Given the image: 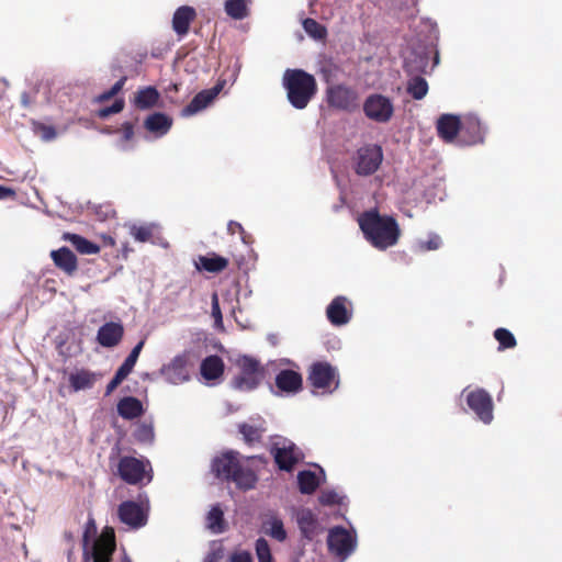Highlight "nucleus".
<instances>
[{
  "label": "nucleus",
  "mask_w": 562,
  "mask_h": 562,
  "mask_svg": "<svg viewBox=\"0 0 562 562\" xmlns=\"http://www.w3.org/2000/svg\"><path fill=\"white\" fill-rule=\"evenodd\" d=\"M162 372L167 380L173 384L188 382L190 380V372L187 356H176L170 363L164 367Z\"/></svg>",
  "instance_id": "dca6fc26"
},
{
  "label": "nucleus",
  "mask_w": 562,
  "mask_h": 562,
  "mask_svg": "<svg viewBox=\"0 0 562 562\" xmlns=\"http://www.w3.org/2000/svg\"><path fill=\"white\" fill-rule=\"evenodd\" d=\"M124 336V327L121 323L108 322L102 325L97 334V341L105 348L117 346Z\"/></svg>",
  "instance_id": "f3484780"
},
{
  "label": "nucleus",
  "mask_w": 562,
  "mask_h": 562,
  "mask_svg": "<svg viewBox=\"0 0 562 562\" xmlns=\"http://www.w3.org/2000/svg\"><path fill=\"white\" fill-rule=\"evenodd\" d=\"M125 106V101L123 99H116L111 106H105L99 109L97 111V116L99 119H106L112 114L120 113Z\"/></svg>",
  "instance_id": "79ce46f5"
},
{
  "label": "nucleus",
  "mask_w": 562,
  "mask_h": 562,
  "mask_svg": "<svg viewBox=\"0 0 562 562\" xmlns=\"http://www.w3.org/2000/svg\"><path fill=\"white\" fill-rule=\"evenodd\" d=\"M303 29L315 40H324L327 36L326 27L312 18H306L303 21Z\"/></svg>",
  "instance_id": "ea45409f"
},
{
  "label": "nucleus",
  "mask_w": 562,
  "mask_h": 562,
  "mask_svg": "<svg viewBox=\"0 0 562 562\" xmlns=\"http://www.w3.org/2000/svg\"><path fill=\"white\" fill-rule=\"evenodd\" d=\"M262 527L267 536L271 537L272 539L279 542H283L288 538V533L284 528L282 519L276 515H272L268 519H266L262 524Z\"/></svg>",
  "instance_id": "c85d7f7f"
},
{
  "label": "nucleus",
  "mask_w": 562,
  "mask_h": 562,
  "mask_svg": "<svg viewBox=\"0 0 562 562\" xmlns=\"http://www.w3.org/2000/svg\"><path fill=\"white\" fill-rule=\"evenodd\" d=\"M145 345V341L144 340H140L133 349L132 351L130 352V355L126 357V359L124 360V363L130 366L132 369L134 368L138 357H139V353L143 349Z\"/></svg>",
  "instance_id": "8fccbe9b"
},
{
  "label": "nucleus",
  "mask_w": 562,
  "mask_h": 562,
  "mask_svg": "<svg viewBox=\"0 0 562 562\" xmlns=\"http://www.w3.org/2000/svg\"><path fill=\"white\" fill-rule=\"evenodd\" d=\"M272 453L277 465L283 471H291L300 459L293 443L288 447H274Z\"/></svg>",
  "instance_id": "b1692460"
},
{
  "label": "nucleus",
  "mask_w": 562,
  "mask_h": 562,
  "mask_svg": "<svg viewBox=\"0 0 562 562\" xmlns=\"http://www.w3.org/2000/svg\"><path fill=\"white\" fill-rule=\"evenodd\" d=\"M172 123V119L167 114L154 112L145 119L144 127L156 137H161L170 131Z\"/></svg>",
  "instance_id": "4be33fe9"
},
{
  "label": "nucleus",
  "mask_w": 562,
  "mask_h": 562,
  "mask_svg": "<svg viewBox=\"0 0 562 562\" xmlns=\"http://www.w3.org/2000/svg\"><path fill=\"white\" fill-rule=\"evenodd\" d=\"M64 239L69 241L75 249L83 255H95L100 251V246L87 238L71 233L64 234Z\"/></svg>",
  "instance_id": "c756f323"
},
{
  "label": "nucleus",
  "mask_w": 562,
  "mask_h": 562,
  "mask_svg": "<svg viewBox=\"0 0 562 562\" xmlns=\"http://www.w3.org/2000/svg\"><path fill=\"white\" fill-rule=\"evenodd\" d=\"M132 370L130 366L123 362L106 386H119L128 376Z\"/></svg>",
  "instance_id": "49530a36"
},
{
  "label": "nucleus",
  "mask_w": 562,
  "mask_h": 562,
  "mask_svg": "<svg viewBox=\"0 0 562 562\" xmlns=\"http://www.w3.org/2000/svg\"><path fill=\"white\" fill-rule=\"evenodd\" d=\"M357 544L355 530H348L342 526H335L328 530V551L340 562L346 561L356 551Z\"/></svg>",
  "instance_id": "39448f33"
},
{
  "label": "nucleus",
  "mask_w": 562,
  "mask_h": 562,
  "mask_svg": "<svg viewBox=\"0 0 562 562\" xmlns=\"http://www.w3.org/2000/svg\"><path fill=\"white\" fill-rule=\"evenodd\" d=\"M212 472L216 477L234 482L240 490L248 491L256 486L258 477L256 473L244 467L238 460V453L225 452L213 459Z\"/></svg>",
  "instance_id": "7ed1b4c3"
},
{
  "label": "nucleus",
  "mask_w": 562,
  "mask_h": 562,
  "mask_svg": "<svg viewBox=\"0 0 562 562\" xmlns=\"http://www.w3.org/2000/svg\"><path fill=\"white\" fill-rule=\"evenodd\" d=\"M224 86L225 80H220L213 88L196 93L191 102L181 110V115L189 117L204 110L218 95Z\"/></svg>",
  "instance_id": "4468645a"
},
{
  "label": "nucleus",
  "mask_w": 562,
  "mask_h": 562,
  "mask_svg": "<svg viewBox=\"0 0 562 562\" xmlns=\"http://www.w3.org/2000/svg\"><path fill=\"white\" fill-rule=\"evenodd\" d=\"M308 381L312 386H338L337 369L326 361L314 362L308 370Z\"/></svg>",
  "instance_id": "f8f14e48"
},
{
  "label": "nucleus",
  "mask_w": 562,
  "mask_h": 562,
  "mask_svg": "<svg viewBox=\"0 0 562 562\" xmlns=\"http://www.w3.org/2000/svg\"><path fill=\"white\" fill-rule=\"evenodd\" d=\"M258 562H274L269 542L265 538H258L255 543Z\"/></svg>",
  "instance_id": "a19ab883"
},
{
  "label": "nucleus",
  "mask_w": 562,
  "mask_h": 562,
  "mask_svg": "<svg viewBox=\"0 0 562 562\" xmlns=\"http://www.w3.org/2000/svg\"><path fill=\"white\" fill-rule=\"evenodd\" d=\"M150 462L146 459L124 456L119 460L117 474L131 485L140 484L146 479L150 482L153 479Z\"/></svg>",
  "instance_id": "423d86ee"
},
{
  "label": "nucleus",
  "mask_w": 562,
  "mask_h": 562,
  "mask_svg": "<svg viewBox=\"0 0 562 562\" xmlns=\"http://www.w3.org/2000/svg\"><path fill=\"white\" fill-rule=\"evenodd\" d=\"M117 413L124 419H134L143 415V403L136 397H123L117 403Z\"/></svg>",
  "instance_id": "a878e982"
},
{
  "label": "nucleus",
  "mask_w": 562,
  "mask_h": 562,
  "mask_svg": "<svg viewBox=\"0 0 562 562\" xmlns=\"http://www.w3.org/2000/svg\"><path fill=\"white\" fill-rule=\"evenodd\" d=\"M50 258L54 265L67 276H72L78 269L76 255L67 247L52 250Z\"/></svg>",
  "instance_id": "412c9836"
},
{
  "label": "nucleus",
  "mask_w": 562,
  "mask_h": 562,
  "mask_svg": "<svg viewBox=\"0 0 562 562\" xmlns=\"http://www.w3.org/2000/svg\"><path fill=\"white\" fill-rule=\"evenodd\" d=\"M206 527L213 533H223L227 529L226 521L224 519V512L220 504L211 507L206 516Z\"/></svg>",
  "instance_id": "7c9ffc66"
},
{
  "label": "nucleus",
  "mask_w": 562,
  "mask_h": 562,
  "mask_svg": "<svg viewBox=\"0 0 562 562\" xmlns=\"http://www.w3.org/2000/svg\"><path fill=\"white\" fill-rule=\"evenodd\" d=\"M126 77H122L119 81H116L112 88L108 91H104L103 93L99 94L97 98H95V101L97 102H104V101H108L110 99H112L114 95H116L124 87L125 82H126Z\"/></svg>",
  "instance_id": "c03bdc74"
},
{
  "label": "nucleus",
  "mask_w": 562,
  "mask_h": 562,
  "mask_svg": "<svg viewBox=\"0 0 562 562\" xmlns=\"http://www.w3.org/2000/svg\"><path fill=\"white\" fill-rule=\"evenodd\" d=\"M349 301L345 296H336L327 306L326 315L328 321L335 326L347 324L351 318V312L348 310Z\"/></svg>",
  "instance_id": "a211bd4d"
},
{
  "label": "nucleus",
  "mask_w": 562,
  "mask_h": 562,
  "mask_svg": "<svg viewBox=\"0 0 562 562\" xmlns=\"http://www.w3.org/2000/svg\"><path fill=\"white\" fill-rule=\"evenodd\" d=\"M228 259L222 256L211 252L206 256H200L196 262L198 270H205L212 273H218L228 267Z\"/></svg>",
  "instance_id": "393cba45"
},
{
  "label": "nucleus",
  "mask_w": 562,
  "mask_h": 562,
  "mask_svg": "<svg viewBox=\"0 0 562 562\" xmlns=\"http://www.w3.org/2000/svg\"><path fill=\"white\" fill-rule=\"evenodd\" d=\"M131 234L133 237L140 243L149 241L153 237V228L151 226H133Z\"/></svg>",
  "instance_id": "a18cd8bd"
},
{
  "label": "nucleus",
  "mask_w": 562,
  "mask_h": 562,
  "mask_svg": "<svg viewBox=\"0 0 562 562\" xmlns=\"http://www.w3.org/2000/svg\"><path fill=\"white\" fill-rule=\"evenodd\" d=\"M438 136L446 143H452L461 130V120L453 114H442L436 124Z\"/></svg>",
  "instance_id": "6ab92c4d"
},
{
  "label": "nucleus",
  "mask_w": 562,
  "mask_h": 562,
  "mask_svg": "<svg viewBox=\"0 0 562 562\" xmlns=\"http://www.w3.org/2000/svg\"><path fill=\"white\" fill-rule=\"evenodd\" d=\"M222 558H223V550H222V548H217V549L211 550L204 558L203 562H220Z\"/></svg>",
  "instance_id": "5fc2aeb1"
},
{
  "label": "nucleus",
  "mask_w": 562,
  "mask_h": 562,
  "mask_svg": "<svg viewBox=\"0 0 562 562\" xmlns=\"http://www.w3.org/2000/svg\"><path fill=\"white\" fill-rule=\"evenodd\" d=\"M113 390H114V389L109 387V389H108V394H109L111 391H113Z\"/></svg>",
  "instance_id": "e2e57ef3"
},
{
  "label": "nucleus",
  "mask_w": 562,
  "mask_h": 562,
  "mask_svg": "<svg viewBox=\"0 0 562 562\" xmlns=\"http://www.w3.org/2000/svg\"><path fill=\"white\" fill-rule=\"evenodd\" d=\"M300 389H278L277 392H274L276 395L282 396L283 394H295Z\"/></svg>",
  "instance_id": "bf43d9fd"
},
{
  "label": "nucleus",
  "mask_w": 562,
  "mask_h": 562,
  "mask_svg": "<svg viewBox=\"0 0 562 562\" xmlns=\"http://www.w3.org/2000/svg\"><path fill=\"white\" fill-rule=\"evenodd\" d=\"M276 386H303L302 375L294 370H282L276 378Z\"/></svg>",
  "instance_id": "c9c22d12"
},
{
  "label": "nucleus",
  "mask_w": 562,
  "mask_h": 562,
  "mask_svg": "<svg viewBox=\"0 0 562 562\" xmlns=\"http://www.w3.org/2000/svg\"><path fill=\"white\" fill-rule=\"evenodd\" d=\"M22 104L24 106H29L31 104V100L27 93L22 94Z\"/></svg>",
  "instance_id": "052dcab7"
},
{
  "label": "nucleus",
  "mask_w": 562,
  "mask_h": 562,
  "mask_svg": "<svg viewBox=\"0 0 562 562\" xmlns=\"http://www.w3.org/2000/svg\"><path fill=\"white\" fill-rule=\"evenodd\" d=\"M145 345V341L144 340H140L133 349L132 351L130 352V355L126 357V359L124 360V363L130 366L132 369L134 368L138 357H139V353L143 349Z\"/></svg>",
  "instance_id": "603ef678"
},
{
  "label": "nucleus",
  "mask_w": 562,
  "mask_h": 562,
  "mask_svg": "<svg viewBox=\"0 0 562 562\" xmlns=\"http://www.w3.org/2000/svg\"><path fill=\"white\" fill-rule=\"evenodd\" d=\"M358 224L364 238L379 250L393 247L401 237L396 220L391 215H381L376 209L361 213Z\"/></svg>",
  "instance_id": "f257e3e1"
},
{
  "label": "nucleus",
  "mask_w": 562,
  "mask_h": 562,
  "mask_svg": "<svg viewBox=\"0 0 562 562\" xmlns=\"http://www.w3.org/2000/svg\"><path fill=\"white\" fill-rule=\"evenodd\" d=\"M460 132L463 135H469V137L465 139L468 145H474L483 142L484 131L481 122L475 117H469L464 121V123L461 122Z\"/></svg>",
  "instance_id": "bb28decb"
},
{
  "label": "nucleus",
  "mask_w": 562,
  "mask_h": 562,
  "mask_svg": "<svg viewBox=\"0 0 562 562\" xmlns=\"http://www.w3.org/2000/svg\"><path fill=\"white\" fill-rule=\"evenodd\" d=\"M469 407L485 424L493 419V402L490 394L484 389H477L470 392L467 398Z\"/></svg>",
  "instance_id": "ddd939ff"
},
{
  "label": "nucleus",
  "mask_w": 562,
  "mask_h": 562,
  "mask_svg": "<svg viewBox=\"0 0 562 562\" xmlns=\"http://www.w3.org/2000/svg\"><path fill=\"white\" fill-rule=\"evenodd\" d=\"M494 338L498 341V350L513 349L517 346L515 336L506 328L495 329Z\"/></svg>",
  "instance_id": "4c0bfd02"
},
{
  "label": "nucleus",
  "mask_w": 562,
  "mask_h": 562,
  "mask_svg": "<svg viewBox=\"0 0 562 562\" xmlns=\"http://www.w3.org/2000/svg\"><path fill=\"white\" fill-rule=\"evenodd\" d=\"M224 9L226 14L234 20H243L249 13L246 0H226Z\"/></svg>",
  "instance_id": "f704fd0d"
},
{
  "label": "nucleus",
  "mask_w": 562,
  "mask_h": 562,
  "mask_svg": "<svg viewBox=\"0 0 562 562\" xmlns=\"http://www.w3.org/2000/svg\"><path fill=\"white\" fill-rule=\"evenodd\" d=\"M363 113L373 122L387 123L394 115L393 101L381 93H372L363 102Z\"/></svg>",
  "instance_id": "1a4fd4ad"
},
{
  "label": "nucleus",
  "mask_w": 562,
  "mask_h": 562,
  "mask_svg": "<svg viewBox=\"0 0 562 562\" xmlns=\"http://www.w3.org/2000/svg\"><path fill=\"white\" fill-rule=\"evenodd\" d=\"M282 86L290 104L297 110L305 109L318 90L315 77L299 68H288L284 71Z\"/></svg>",
  "instance_id": "f03ea898"
},
{
  "label": "nucleus",
  "mask_w": 562,
  "mask_h": 562,
  "mask_svg": "<svg viewBox=\"0 0 562 562\" xmlns=\"http://www.w3.org/2000/svg\"><path fill=\"white\" fill-rule=\"evenodd\" d=\"M318 501L324 506L340 505L342 497L334 490L322 491Z\"/></svg>",
  "instance_id": "37998d69"
},
{
  "label": "nucleus",
  "mask_w": 562,
  "mask_h": 562,
  "mask_svg": "<svg viewBox=\"0 0 562 562\" xmlns=\"http://www.w3.org/2000/svg\"><path fill=\"white\" fill-rule=\"evenodd\" d=\"M14 195L15 191L13 189L0 184V200L13 198Z\"/></svg>",
  "instance_id": "13d9d810"
},
{
  "label": "nucleus",
  "mask_w": 562,
  "mask_h": 562,
  "mask_svg": "<svg viewBox=\"0 0 562 562\" xmlns=\"http://www.w3.org/2000/svg\"><path fill=\"white\" fill-rule=\"evenodd\" d=\"M148 499L145 502L124 501L117 507L120 521L133 530L145 527L148 522Z\"/></svg>",
  "instance_id": "0eeeda50"
},
{
  "label": "nucleus",
  "mask_w": 562,
  "mask_h": 562,
  "mask_svg": "<svg viewBox=\"0 0 562 562\" xmlns=\"http://www.w3.org/2000/svg\"><path fill=\"white\" fill-rule=\"evenodd\" d=\"M326 100L330 108L337 110L353 112L359 106V95L357 91L346 85H334L326 90Z\"/></svg>",
  "instance_id": "9d476101"
},
{
  "label": "nucleus",
  "mask_w": 562,
  "mask_h": 562,
  "mask_svg": "<svg viewBox=\"0 0 562 562\" xmlns=\"http://www.w3.org/2000/svg\"><path fill=\"white\" fill-rule=\"evenodd\" d=\"M227 232L231 235H235L238 233L240 235L243 243H245V244L249 243V240H248L249 236L247 235L246 231L244 229V227L241 226L240 223H238L236 221H229L227 224Z\"/></svg>",
  "instance_id": "de8ad7c7"
},
{
  "label": "nucleus",
  "mask_w": 562,
  "mask_h": 562,
  "mask_svg": "<svg viewBox=\"0 0 562 562\" xmlns=\"http://www.w3.org/2000/svg\"><path fill=\"white\" fill-rule=\"evenodd\" d=\"M134 439L139 443H151L155 439L154 427L150 423H140L133 432Z\"/></svg>",
  "instance_id": "58836bf2"
},
{
  "label": "nucleus",
  "mask_w": 562,
  "mask_h": 562,
  "mask_svg": "<svg viewBox=\"0 0 562 562\" xmlns=\"http://www.w3.org/2000/svg\"><path fill=\"white\" fill-rule=\"evenodd\" d=\"M442 241L439 235L430 234L426 241L420 243L422 250H437L440 248Z\"/></svg>",
  "instance_id": "09e8293b"
},
{
  "label": "nucleus",
  "mask_w": 562,
  "mask_h": 562,
  "mask_svg": "<svg viewBox=\"0 0 562 562\" xmlns=\"http://www.w3.org/2000/svg\"><path fill=\"white\" fill-rule=\"evenodd\" d=\"M295 518L302 538L307 541L314 540L323 531L317 516L310 508L299 509Z\"/></svg>",
  "instance_id": "2eb2a0df"
},
{
  "label": "nucleus",
  "mask_w": 562,
  "mask_h": 562,
  "mask_svg": "<svg viewBox=\"0 0 562 562\" xmlns=\"http://www.w3.org/2000/svg\"><path fill=\"white\" fill-rule=\"evenodd\" d=\"M145 345V341L144 340H140L133 349L132 351L130 352V355L126 357V359L124 360V363L130 366L132 369L134 368L138 357H139V353L143 349Z\"/></svg>",
  "instance_id": "3c124183"
},
{
  "label": "nucleus",
  "mask_w": 562,
  "mask_h": 562,
  "mask_svg": "<svg viewBox=\"0 0 562 562\" xmlns=\"http://www.w3.org/2000/svg\"><path fill=\"white\" fill-rule=\"evenodd\" d=\"M65 538H66L67 540L71 541V540H72V535H71V532H65Z\"/></svg>",
  "instance_id": "680f3d73"
},
{
  "label": "nucleus",
  "mask_w": 562,
  "mask_h": 562,
  "mask_svg": "<svg viewBox=\"0 0 562 562\" xmlns=\"http://www.w3.org/2000/svg\"><path fill=\"white\" fill-rule=\"evenodd\" d=\"M236 366L240 370V384L247 383L254 386L265 379L266 369L260 361L251 356H239Z\"/></svg>",
  "instance_id": "9b49d317"
},
{
  "label": "nucleus",
  "mask_w": 562,
  "mask_h": 562,
  "mask_svg": "<svg viewBox=\"0 0 562 562\" xmlns=\"http://www.w3.org/2000/svg\"><path fill=\"white\" fill-rule=\"evenodd\" d=\"M160 94L155 87H145L135 93L134 105L139 110H147L155 106Z\"/></svg>",
  "instance_id": "cd10ccee"
},
{
  "label": "nucleus",
  "mask_w": 562,
  "mask_h": 562,
  "mask_svg": "<svg viewBox=\"0 0 562 562\" xmlns=\"http://www.w3.org/2000/svg\"><path fill=\"white\" fill-rule=\"evenodd\" d=\"M212 314L215 318L222 319V313L218 306V300L216 294L213 295L212 300Z\"/></svg>",
  "instance_id": "4d7b16f0"
},
{
  "label": "nucleus",
  "mask_w": 562,
  "mask_h": 562,
  "mask_svg": "<svg viewBox=\"0 0 562 562\" xmlns=\"http://www.w3.org/2000/svg\"><path fill=\"white\" fill-rule=\"evenodd\" d=\"M122 133L123 138L125 140H131L134 136V125L131 122H125L122 124Z\"/></svg>",
  "instance_id": "6e6d98bb"
},
{
  "label": "nucleus",
  "mask_w": 562,
  "mask_h": 562,
  "mask_svg": "<svg viewBox=\"0 0 562 562\" xmlns=\"http://www.w3.org/2000/svg\"><path fill=\"white\" fill-rule=\"evenodd\" d=\"M102 375L87 369H78L69 376L70 386H91L99 382Z\"/></svg>",
  "instance_id": "2f4dec72"
},
{
  "label": "nucleus",
  "mask_w": 562,
  "mask_h": 562,
  "mask_svg": "<svg viewBox=\"0 0 562 562\" xmlns=\"http://www.w3.org/2000/svg\"><path fill=\"white\" fill-rule=\"evenodd\" d=\"M195 18V9L190 5L179 7L175 11L172 16V29L180 38L184 37L189 33L190 25Z\"/></svg>",
  "instance_id": "aec40b11"
},
{
  "label": "nucleus",
  "mask_w": 562,
  "mask_h": 562,
  "mask_svg": "<svg viewBox=\"0 0 562 562\" xmlns=\"http://www.w3.org/2000/svg\"><path fill=\"white\" fill-rule=\"evenodd\" d=\"M97 526L93 518H89L86 524L85 532H83V559L86 562L92 560V562H111L113 553L115 551V538L114 532L111 529L110 532H104L101 537L94 542L92 550L89 551L87 546L90 540V535L95 533Z\"/></svg>",
  "instance_id": "20e7f679"
},
{
  "label": "nucleus",
  "mask_w": 562,
  "mask_h": 562,
  "mask_svg": "<svg viewBox=\"0 0 562 562\" xmlns=\"http://www.w3.org/2000/svg\"><path fill=\"white\" fill-rule=\"evenodd\" d=\"M231 562H252V557L248 551L235 552L231 557Z\"/></svg>",
  "instance_id": "864d4df0"
},
{
  "label": "nucleus",
  "mask_w": 562,
  "mask_h": 562,
  "mask_svg": "<svg viewBox=\"0 0 562 562\" xmlns=\"http://www.w3.org/2000/svg\"><path fill=\"white\" fill-rule=\"evenodd\" d=\"M239 432L243 435L244 440L251 445L254 442H259L262 438V434L265 432V428L262 426L251 425L247 423H243L238 425Z\"/></svg>",
  "instance_id": "e433bc0d"
},
{
  "label": "nucleus",
  "mask_w": 562,
  "mask_h": 562,
  "mask_svg": "<svg viewBox=\"0 0 562 562\" xmlns=\"http://www.w3.org/2000/svg\"><path fill=\"white\" fill-rule=\"evenodd\" d=\"M299 490L302 494H313L319 486V480L315 472L310 470L300 471L297 474Z\"/></svg>",
  "instance_id": "473e14b6"
},
{
  "label": "nucleus",
  "mask_w": 562,
  "mask_h": 562,
  "mask_svg": "<svg viewBox=\"0 0 562 562\" xmlns=\"http://www.w3.org/2000/svg\"><path fill=\"white\" fill-rule=\"evenodd\" d=\"M353 169L359 176L373 175L382 164L383 151L381 146L370 144L357 149L353 158Z\"/></svg>",
  "instance_id": "6e6552de"
},
{
  "label": "nucleus",
  "mask_w": 562,
  "mask_h": 562,
  "mask_svg": "<svg viewBox=\"0 0 562 562\" xmlns=\"http://www.w3.org/2000/svg\"><path fill=\"white\" fill-rule=\"evenodd\" d=\"M225 364L217 355L204 358L200 364V374L206 381H215L224 374Z\"/></svg>",
  "instance_id": "5701e85b"
},
{
  "label": "nucleus",
  "mask_w": 562,
  "mask_h": 562,
  "mask_svg": "<svg viewBox=\"0 0 562 562\" xmlns=\"http://www.w3.org/2000/svg\"><path fill=\"white\" fill-rule=\"evenodd\" d=\"M428 82L420 76H414L408 79L406 85L407 93L415 100H422L428 93Z\"/></svg>",
  "instance_id": "72a5a7b5"
}]
</instances>
